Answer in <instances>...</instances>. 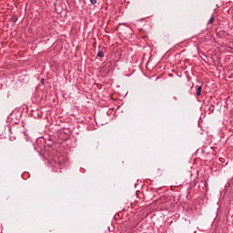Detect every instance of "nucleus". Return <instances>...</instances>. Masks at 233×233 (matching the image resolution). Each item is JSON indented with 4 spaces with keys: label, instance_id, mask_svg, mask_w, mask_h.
Instances as JSON below:
<instances>
[{
    "label": "nucleus",
    "instance_id": "f03ea898",
    "mask_svg": "<svg viewBox=\"0 0 233 233\" xmlns=\"http://www.w3.org/2000/svg\"><path fill=\"white\" fill-rule=\"evenodd\" d=\"M97 57H105V52H103V51H98V53H97Z\"/></svg>",
    "mask_w": 233,
    "mask_h": 233
},
{
    "label": "nucleus",
    "instance_id": "39448f33",
    "mask_svg": "<svg viewBox=\"0 0 233 233\" xmlns=\"http://www.w3.org/2000/svg\"><path fill=\"white\" fill-rule=\"evenodd\" d=\"M162 208H164V210L168 209V205H166V206L162 207Z\"/></svg>",
    "mask_w": 233,
    "mask_h": 233
},
{
    "label": "nucleus",
    "instance_id": "7ed1b4c3",
    "mask_svg": "<svg viewBox=\"0 0 233 233\" xmlns=\"http://www.w3.org/2000/svg\"><path fill=\"white\" fill-rule=\"evenodd\" d=\"M215 17H214V15H212L211 17H210V19L208 20V25H212L213 23H214V21H215Z\"/></svg>",
    "mask_w": 233,
    "mask_h": 233
},
{
    "label": "nucleus",
    "instance_id": "20e7f679",
    "mask_svg": "<svg viewBox=\"0 0 233 233\" xmlns=\"http://www.w3.org/2000/svg\"><path fill=\"white\" fill-rule=\"evenodd\" d=\"M91 5H96V3H97V0H89Z\"/></svg>",
    "mask_w": 233,
    "mask_h": 233
},
{
    "label": "nucleus",
    "instance_id": "423d86ee",
    "mask_svg": "<svg viewBox=\"0 0 233 233\" xmlns=\"http://www.w3.org/2000/svg\"><path fill=\"white\" fill-rule=\"evenodd\" d=\"M45 79H42L41 82L44 83Z\"/></svg>",
    "mask_w": 233,
    "mask_h": 233
},
{
    "label": "nucleus",
    "instance_id": "f257e3e1",
    "mask_svg": "<svg viewBox=\"0 0 233 233\" xmlns=\"http://www.w3.org/2000/svg\"><path fill=\"white\" fill-rule=\"evenodd\" d=\"M201 90H203V86H199L197 88V96H201Z\"/></svg>",
    "mask_w": 233,
    "mask_h": 233
}]
</instances>
